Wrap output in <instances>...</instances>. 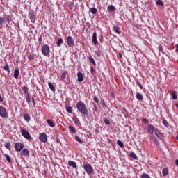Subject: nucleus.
<instances>
[{
	"label": "nucleus",
	"mask_w": 178,
	"mask_h": 178,
	"mask_svg": "<svg viewBox=\"0 0 178 178\" xmlns=\"http://www.w3.org/2000/svg\"><path fill=\"white\" fill-rule=\"evenodd\" d=\"M76 108L79 113L84 116H88V109L83 102H78L76 103Z\"/></svg>",
	"instance_id": "1"
},
{
	"label": "nucleus",
	"mask_w": 178,
	"mask_h": 178,
	"mask_svg": "<svg viewBox=\"0 0 178 178\" xmlns=\"http://www.w3.org/2000/svg\"><path fill=\"white\" fill-rule=\"evenodd\" d=\"M20 133L22 137H24L26 140H31V136L30 133L26 130V129L20 127Z\"/></svg>",
	"instance_id": "2"
},
{
	"label": "nucleus",
	"mask_w": 178,
	"mask_h": 178,
	"mask_svg": "<svg viewBox=\"0 0 178 178\" xmlns=\"http://www.w3.org/2000/svg\"><path fill=\"white\" fill-rule=\"evenodd\" d=\"M9 113L6 108L2 106H0V116L4 119H8Z\"/></svg>",
	"instance_id": "3"
},
{
	"label": "nucleus",
	"mask_w": 178,
	"mask_h": 178,
	"mask_svg": "<svg viewBox=\"0 0 178 178\" xmlns=\"http://www.w3.org/2000/svg\"><path fill=\"white\" fill-rule=\"evenodd\" d=\"M83 169H85L88 175H92V173H93L94 172V168H92V166H91V164L88 163L83 164Z\"/></svg>",
	"instance_id": "4"
},
{
	"label": "nucleus",
	"mask_w": 178,
	"mask_h": 178,
	"mask_svg": "<svg viewBox=\"0 0 178 178\" xmlns=\"http://www.w3.org/2000/svg\"><path fill=\"white\" fill-rule=\"evenodd\" d=\"M41 51L42 55H44V56H48V54L50 52L49 46H48L47 44L43 45L41 48Z\"/></svg>",
	"instance_id": "5"
},
{
	"label": "nucleus",
	"mask_w": 178,
	"mask_h": 178,
	"mask_svg": "<svg viewBox=\"0 0 178 178\" xmlns=\"http://www.w3.org/2000/svg\"><path fill=\"white\" fill-rule=\"evenodd\" d=\"M66 42L70 48H73L74 47V40L72 36H67L66 38Z\"/></svg>",
	"instance_id": "6"
},
{
	"label": "nucleus",
	"mask_w": 178,
	"mask_h": 178,
	"mask_svg": "<svg viewBox=\"0 0 178 178\" xmlns=\"http://www.w3.org/2000/svg\"><path fill=\"white\" fill-rule=\"evenodd\" d=\"M24 148V145L23 143L20 142H17L15 143V149L17 151V152H20Z\"/></svg>",
	"instance_id": "7"
},
{
	"label": "nucleus",
	"mask_w": 178,
	"mask_h": 178,
	"mask_svg": "<svg viewBox=\"0 0 178 178\" xmlns=\"http://www.w3.org/2000/svg\"><path fill=\"white\" fill-rule=\"evenodd\" d=\"M29 19L31 22V23H35V14L33 10H30L29 13Z\"/></svg>",
	"instance_id": "8"
},
{
	"label": "nucleus",
	"mask_w": 178,
	"mask_h": 178,
	"mask_svg": "<svg viewBox=\"0 0 178 178\" xmlns=\"http://www.w3.org/2000/svg\"><path fill=\"white\" fill-rule=\"evenodd\" d=\"M39 140L42 143H47V141H48V136H47V134L45 133L40 134V135L39 136Z\"/></svg>",
	"instance_id": "9"
},
{
	"label": "nucleus",
	"mask_w": 178,
	"mask_h": 178,
	"mask_svg": "<svg viewBox=\"0 0 178 178\" xmlns=\"http://www.w3.org/2000/svg\"><path fill=\"white\" fill-rule=\"evenodd\" d=\"M154 134L155 136H156L158 137V138H159L160 140H163V136L162 135V134L161 133V131H159V129H158L157 128L154 129Z\"/></svg>",
	"instance_id": "10"
},
{
	"label": "nucleus",
	"mask_w": 178,
	"mask_h": 178,
	"mask_svg": "<svg viewBox=\"0 0 178 178\" xmlns=\"http://www.w3.org/2000/svg\"><path fill=\"white\" fill-rule=\"evenodd\" d=\"M19 74H20V68L17 67L14 70V75H13L14 79H19Z\"/></svg>",
	"instance_id": "11"
},
{
	"label": "nucleus",
	"mask_w": 178,
	"mask_h": 178,
	"mask_svg": "<svg viewBox=\"0 0 178 178\" xmlns=\"http://www.w3.org/2000/svg\"><path fill=\"white\" fill-rule=\"evenodd\" d=\"M21 155L22 156H30V151H29L28 149L26 148H24L22 149V152H21Z\"/></svg>",
	"instance_id": "12"
},
{
	"label": "nucleus",
	"mask_w": 178,
	"mask_h": 178,
	"mask_svg": "<svg viewBox=\"0 0 178 178\" xmlns=\"http://www.w3.org/2000/svg\"><path fill=\"white\" fill-rule=\"evenodd\" d=\"M92 41L94 45H98V40H97V32H94L92 36Z\"/></svg>",
	"instance_id": "13"
},
{
	"label": "nucleus",
	"mask_w": 178,
	"mask_h": 178,
	"mask_svg": "<svg viewBox=\"0 0 178 178\" xmlns=\"http://www.w3.org/2000/svg\"><path fill=\"white\" fill-rule=\"evenodd\" d=\"M77 77H78V81L79 83H81V81L84 80V76H83V73L80 72L77 73Z\"/></svg>",
	"instance_id": "14"
},
{
	"label": "nucleus",
	"mask_w": 178,
	"mask_h": 178,
	"mask_svg": "<svg viewBox=\"0 0 178 178\" xmlns=\"http://www.w3.org/2000/svg\"><path fill=\"white\" fill-rule=\"evenodd\" d=\"M154 126L149 124L147 127L148 133H149V134H154Z\"/></svg>",
	"instance_id": "15"
},
{
	"label": "nucleus",
	"mask_w": 178,
	"mask_h": 178,
	"mask_svg": "<svg viewBox=\"0 0 178 178\" xmlns=\"http://www.w3.org/2000/svg\"><path fill=\"white\" fill-rule=\"evenodd\" d=\"M72 120L74 122V123H75V124H76V126H79L81 124L80 123V120H79V118H77V116H74L72 118Z\"/></svg>",
	"instance_id": "16"
},
{
	"label": "nucleus",
	"mask_w": 178,
	"mask_h": 178,
	"mask_svg": "<svg viewBox=\"0 0 178 178\" xmlns=\"http://www.w3.org/2000/svg\"><path fill=\"white\" fill-rule=\"evenodd\" d=\"M23 118L26 122H30L31 118L30 117V115L29 113H24L23 115Z\"/></svg>",
	"instance_id": "17"
},
{
	"label": "nucleus",
	"mask_w": 178,
	"mask_h": 178,
	"mask_svg": "<svg viewBox=\"0 0 178 178\" xmlns=\"http://www.w3.org/2000/svg\"><path fill=\"white\" fill-rule=\"evenodd\" d=\"M5 148H6V149H8L9 151H10V149H12V145L10 144V142H6L4 145Z\"/></svg>",
	"instance_id": "18"
},
{
	"label": "nucleus",
	"mask_w": 178,
	"mask_h": 178,
	"mask_svg": "<svg viewBox=\"0 0 178 178\" xmlns=\"http://www.w3.org/2000/svg\"><path fill=\"white\" fill-rule=\"evenodd\" d=\"M69 166H72V168H74V169H76L77 168V163L74 161H68Z\"/></svg>",
	"instance_id": "19"
},
{
	"label": "nucleus",
	"mask_w": 178,
	"mask_h": 178,
	"mask_svg": "<svg viewBox=\"0 0 178 178\" xmlns=\"http://www.w3.org/2000/svg\"><path fill=\"white\" fill-rule=\"evenodd\" d=\"M48 86H49V88H50L51 91H52L53 92H55L56 91L55 86H54V84H52V83L49 82Z\"/></svg>",
	"instance_id": "20"
},
{
	"label": "nucleus",
	"mask_w": 178,
	"mask_h": 178,
	"mask_svg": "<svg viewBox=\"0 0 178 178\" xmlns=\"http://www.w3.org/2000/svg\"><path fill=\"white\" fill-rule=\"evenodd\" d=\"M3 69L5 72H8V73H10V68L9 67V64L8 63H6Z\"/></svg>",
	"instance_id": "21"
},
{
	"label": "nucleus",
	"mask_w": 178,
	"mask_h": 178,
	"mask_svg": "<svg viewBox=\"0 0 178 178\" xmlns=\"http://www.w3.org/2000/svg\"><path fill=\"white\" fill-rule=\"evenodd\" d=\"M25 99L29 105H30L31 102V98L30 97V95H25Z\"/></svg>",
	"instance_id": "22"
},
{
	"label": "nucleus",
	"mask_w": 178,
	"mask_h": 178,
	"mask_svg": "<svg viewBox=\"0 0 178 178\" xmlns=\"http://www.w3.org/2000/svg\"><path fill=\"white\" fill-rule=\"evenodd\" d=\"M68 129H69L70 133H72V134H75V133H76V128H74L72 125H69Z\"/></svg>",
	"instance_id": "23"
},
{
	"label": "nucleus",
	"mask_w": 178,
	"mask_h": 178,
	"mask_svg": "<svg viewBox=\"0 0 178 178\" xmlns=\"http://www.w3.org/2000/svg\"><path fill=\"white\" fill-rule=\"evenodd\" d=\"M6 22H7V23L8 24H10L12 23V22H13V19H12V17H10V15H6Z\"/></svg>",
	"instance_id": "24"
},
{
	"label": "nucleus",
	"mask_w": 178,
	"mask_h": 178,
	"mask_svg": "<svg viewBox=\"0 0 178 178\" xmlns=\"http://www.w3.org/2000/svg\"><path fill=\"white\" fill-rule=\"evenodd\" d=\"M113 31H115V33H116L117 34H120V28H118V26H114L113 27Z\"/></svg>",
	"instance_id": "25"
},
{
	"label": "nucleus",
	"mask_w": 178,
	"mask_h": 178,
	"mask_svg": "<svg viewBox=\"0 0 178 178\" xmlns=\"http://www.w3.org/2000/svg\"><path fill=\"white\" fill-rule=\"evenodd\" d=\"M47 123L50 126V127H55V124L54 123V121L48 119L47 120Z\"/></svg>",
	"instance_id": "26"
},
{
	"label": "nucleus",
	"mask_w": 178,
	"mask_h": 178,
	"mask_svg": "<svg viewBox=\"0 0 178 178\" xmlns=\"http://www.w3.org/2000/svg\"><path fill=\"white\" fill-rule=\"evenodd\" d=\"M136 99H138V101H143V99H144V97H143V95H141V93H137Z\"/></svg>",
	"instance_id": "27"
},
{
	"label": "nucleus",
	"mask_w": 178,
	"mask_h": 178,
	"mask_svg": "<svg viewBox=\"0 0 178 178\" xmlns=\"http://www.w3.org/2000/svg\"><path fill=\"white\" fill-rule=\"evenodd\" d=\"M169 173V169L168 168H163L162 171L163 176L166 177L168 176Z\"/></svg>",
	"instance_id": "28"
},
{
	"label": "nucleus",
	"mask_w": 178,
	"mask_h": 178,
	"mask_svg": "<svg viewBox=\"0 0 178 178\" xmlns=\"http://www.w3.org/2000/svg\"><path fill=\"white\" fill-rule=\"evenodd\" d=\"M22 91L24 92L25 95H29V88H27V86H23Z\"/></svg>",
	"instance_id": "29"
},
{
	"label": "nucleus",
	"mask_w": 178,
	"mask_h": 178,
	"mask_svg": "<svg viewBox=\"0 0 178 178\" xmlns=\"http://www.w3.org/2000/svg\"><path fill=\"white\" fill-rule=\"evenodd\" d=\"M66 111L68 113H73V108H72V106H66L65 107Z\"/></svg>",
	"instance_id": "30"
},
{
	"label": "nucleus",
	"mask_w": 178,
	"mask_h": 178,
	"mask_svg": "<svg viewBox=\"0 0 178 178\" xmlns=\"http://www.w3.org/2000/svg\"><path fill=\"white\" fill-rule=\"evenodd\" d=\"M172 98L174 100L177 99V92L176 91H172Z\"/></svg>",
	"instance_id": "31"
},
{
	"label": "nucleus",
	"mask_w": 178,
	"mask_h": 178,
	"mask_svg": "<svg viewBox=\"0 0 178 178\" xmlns=\"http://www.w3.org/2000/svg\"><path fill=\"white\" fill-rule=\"evenodd\" d=\"M90 12H91L92 15H97V10L95 8H90Z\"/></svg>",
	"instance_id": "32"
},
{
	"label": "nucleus",
	"mask_w": 178,
	"mask_h": 178,
	"mask_svg": "<svg viewBox=\"0 0 178 178\" xmlns=\"http://www.w3.org/2000/svg\"><path fill=\"white\" fill-rule=\"evenodd\" d=\"M63 44V39L59 38L57 41V47H60Z\"/></svg>",
	"instance_id": "33"
},
{
	"label": "nucleus",
	"mask_w": 178,
	"mask_h": 178,
	"mask_svg": "<svg viewBox=\"0 0 178 178\" xmlns=\"http://www.w3.org/2000/svg\"><path fill=\"white\" fill-rule=\"evenodd\" d=\"M89 62L90 63H92V65H94L95 66H97V63H95V60H94V58H92V57H90L89 58Z\"/></svg>",
	"instance_id": "34"
},
{
	"label": "nucleus",
	"mask_w": 178,
	"mask_h": 178,
	"mask_svg": "<svg viewBox=\"0 0 178 178\" xmlns=\"http://www.w3.org/2000/svg\"><path fill=\"white\" fill-rule=\"evenodd\" d=\"M117 144H118V145H119V147H120V148L124 147V145L123 144V142H122V140H120L117 141Z\"/></svg>",
	"instance_id": "35"
},
{
	"label": "nucleus",
	"mask_w": 178,
	"mask_h": 178,
	"mask_svg": "<svg viewBox=\"0 0 178 178\" xmlns=\"http://www.w3.org/2000/svg\"><path fill=\"white\" fill-rule=\"evenodd\" d=\"M66 74H67V71H65V72L62 74L61 77H60V79H61L62 81H63V80H65V79H66Z\"/></svg>",
	"instance_id": "36"
},
{
	"label": "nucleus",
	"mask_w": 178,
	"mask_h": 178,
	"mask_svg": "<svg viewBox=\"0 0 178 178\" xmlns=\"http://www.w3.org/2000/svg\"><path fill=\"white\" fill-rule=\"evenodd\" d=\"M129 156L131 158H133V159H138V158L137 157V155H136V153L132 152L129 154Z\"/></svg>",
	"instance_id": "37"
},
{
	"label": "nucleus",
	"mask_w": 178,
	"mask_h": 178,
	"mask_svg": "<svg viewBox=\"0 0 178 178\" xmlns=\"http://www.w3.org/2000/svg\"><path fill=\"white\" fill-rule=\"evenodd\" d=\"M5 18L0 17V26H3V24H5Z\"/></svg>",
	"instance_id": "38"
},
{
	"label": "nucleus",
	"mask_w": 178,
	"mask_h": 178,
	"mask_svg": "<svg viewBox=\"0 0 178 178\" xmlns=\"http://www.w3.org/2000/svg\"><path fill=\"white\" fill-rule=\"evenodd\" d=\"M104 122L105 123V124H106L107 126L111 124V121H109V119L105 118H104Z\"/></svg>",
	"instance_id": "39"
},
{
	"label": "nucleus",
	"mask_w": 178,
	"mask_h": 178,
	"mask_svg": "<svg viewBox=\"0 0 178 178\" xmlns=\"http://www.w3.org/2000/svg\"><path fill=\"white\" fill-rule=\"evenodd\" d=\"M108 10H109V12H113L115 10V6L112 5L108 6Z\"/></svg>",
	"instance_id": "40"
},
{
	"label": "nucleus",
	"mask_w": 178,
	"mask_h": 178,
	"mask_svg": "<svg viewBox=\"0 0 178 178\" xmlns=\"http://www.w3.org/2000/svg\"><path fill=\"white\" fill-rule=\"evenodd\" d=\"M75 140L80 144H83V140L78 136H75Z\"/></svg>",
	"instance_id": "41"
},
{
	"label": "nucleus",
	"mask_w": 178,
	"mask_h": 178,
	"mask_svg": "<svg viewBox=\"0 0 178 178\" xmlns=\"http://www.w3.org/2000/svg\"><path fill=\"white\" fill-rule=\"evenodd\" d=\"M4 156H5L6 159L8 161V162H9L10 163V162H12V159H10L9 155L4 154Z\"/></svg>",
	"instance_id": "42"
},
{
	"label": "nucleus",
	"mask_w": 178,
	"mask_h": 178,
	"mask_svg": "<svg viewBox=\"0 0 178 178\" xmlns=\"http://www.w3.org/2000/svg\"><path fill=\"white\" fill-rule=\"evenodd\" d=\"M28 59L29 60H34L35 58H34V55L33 54H29L28 56Z\"/></svg>",
	"instance_id": "43"
},
{
	"label": "nucleus",
	"mask_w": 178,
	"mask_h": 178,
	"mask_svg": "<svg viewBox=\"0 0 178 178\" xmlns=\"http://www.w3.org/2000/svg\"><path fill=\"white\" fill-rule=\"evenodd\" d=\"M163 124H164V126H165V127H169V122H168V121L166 120H163Z\"/></svg>",
	"instance_id": "44"
},
{
	"label": "nucleus",
	"mask_w": 178,
	"mask_h": 178,
	"mask_svg": "<svg viewBox=\"0 0 178 178\" xmlns=\"http://www.w3.org/2000/svg\"><path fill=\"white\" fill-rule=\"evenodd\" d=\"M156 5H160V6H163V1H162V0H157Z\"/></svg>",
	"instance_id": "45"
},
{
	"label": "nucleus",
	"mask_w": 178,
	"mask_h": 178,
	"mask_svg": "<svg viewBox=\"0 0 178 178\" xmlns=\"http://www.w3.org/2000/svg\"><path fill=\"white\" fill-rule=\"evenodd\" d=\"M93 101H95V102H96V104H99V99H98V97L97 96L93 97Z\"/></svg>",
	"instance_id": "46"
},
{
	"label": "nucleus",
	"mask_w": 178,
	"mask_h": 178,
	"mask_svg": "<svg viewBox=\"0 0 178 178\" xmlns=\"http://www.w3.org/2000/svg\"><path fill=\"white\" fill-rule=\"evenodd\" d=\"M141 178H151L148 174H143Z\"/></svg>",
	"instance_id": "47"
},
{
	"label": "nucleus",
	"mask_w": 178,
	"mask_h": 178,
	"mask_svg": "<svg viewBox=\"0 0 178 178\" xmlns=\"http://www.w3.org/2000/svg\"><path fill=\"white\" fill-rule=\"evenodd\" d=\"M101 104H102L103 108H106V104H105V100L102 99L101 101Z\"/></svg>",
	"instance_id": "48"
},
{
	"label": "nucleus",
	"mask_w": 178,
	"mask_h": 178,
	"mask_svg": "<svg viewBox=\"0 0 178 178\" xmlns=\"http://www.w3.org/2000/svg\"><path fill=\"white\" fill-rule=\"evenodd\" d=\"M90 73L91 74H94V73H95V70H94V67L92 66L90 67Z\"/></svg>",
	"instance_id": "49"
},
{
	"label": "nucleus",
	"mask_w": 178,
	"mask_h": 178,
	"mask_svg": "<svg viewBox=\"0 0 178 178\" xmlns=\"http://www.w3.org/2000/svg\"><path fill=\"white\" fill-rule=\"evenodd\" d=\"M143 123H145V124H148L149 120L147 118H143Z\"/></svg>",
	"instance_id": "50"
},
{
	"label": "nucleus",
	"mask_w": 178,
	"mask_h": 178,
	"mask_svg": "<svg viewBox=\"0 0 178 178\" xmlns=\"http://www.w3.org/2000/svg\"><path fill=\"white\" fill-rule=\"evenodd\" d=\"M136 84H137V86H138V87L140 88V90H143V85H141V83H140V82L137 81Z\"/></svg>",
	"instance_id": "51"
},
{
	"label": "nucleus",
	"mask_w": 178,
	"mask_h": 178,
	"mask_svg": "<svg viewBox=\"0 0 178 178\" xmlns=\"http://www.w3.org/2000/svg\"><path fill=\"white\" fill-rule=\"evenodd\" d=\"M38 42H39V44H42V35H40L38 38Z\"/></svg>",
	"instance_id": "52"
},
{
	"label": "nucleus",
	"mask_w": 178,
	"mask_h": 178,
	"mask_svg": "<svg viewBox=\"0 0 178 178\" xmlns=\"http://www.w3.org/2000/svg\"><path fill=\"white\" fill-rule=\"evenodd\" d=\"M95 54H97V56H101V51L97 50L95 51Z\"/></svg>",
	"instance_id": "53"
},
{
	"label": "nucleus",
	"mask_w": 178,
	"mask_h": 178,
	"mask_svg": "<svg viewBox=\"0 0 178 178\" xmlns=\"http://www.w3.org/2000/svg\"><path fill=\"white\" fill-rule=\"evenodd\" d=\"M154 141L156 144V145H159V141L158 140V139H154Z\"/></svg>",
	"instance_id": "54"
},
{
	"label": "nucleus",
	"mask_w": 178,
	"mask_h": 178,
	"mask_svg": "<svg viewBox=\"0 0 178 178\" xmlns=\"http://www.w3.org/2000/svg\"><path fill=\"white\" fill-rule=\"evenodd\" d=\"M159 49L161 52L163 51V47L162 46H159Z\"/></svg>",
	"instance_id": "55"
},
{
	"label": "nucleus",
	"mask_w": 178,
	"mask_h": 178,
	"mask_svg": "<svg viewBox=\"0 0 178 178\" xmlns=\"http://www.w3.org/2000/svg\"><path fill=\"white\" fill-rule=\"evenodd\" d=\"M32 102H33L34 106H35V101L34 100V97H32Z\"/></svg>",
	"instance_id": "56"
},
{
	"label": "nucleus",
	"mask_w": 178,
	"mask_h": 178,
	"mask_svg": "<svg viewBox=\"0 0 178 178\" xmlns=\"http://www.w3.org/2000/svg\"><path fill=\"white\" fill-rule=\"evenodd\" d=\"M118 57L120 58V59H122V58H123V56H122V54L120 53L118 54Z\"/></svg>",
	"instance_id": "57"
},
{
	"label": "nucleus",
	"mask_w": 178,
	"mask_h": 178,
	"mask_svg": "<svg viewBox=\"0 0 178 178\" xmlns=\"http://www.w3.org/2000/svg\"><path fill=\"white\" fill-rule=\"evenodd\" d=\"M0 102H3V99H2V96L0 95Z\"/></svg>",
	"instance_id": "58"
},
{
	"label": "nucleus",
	"mask_w": 178,
	"mask_h": 178,
	"mask_svg": "<svg viewBox=\"0 0 178 178\" xmlns=\"http://www.w3.org/2000/svg\"><path fill=\"white\" fill-rule=\"evenodd\" d=\"M175 164L178 166V159L175 160Z\"/></svg>",
	"instance_id": "59"
},
{
	"label": "nucleus",
	"mask_w": 178,
	"mask_h": 178,
	"mask_svg": "<svg viewBox=\"0 0 178 178\" xmlns=\"http://www.w3.org/2000/svg\"><path fill=\"white\" fill-rule=\"evenodd\" d=\"M102 36H101V38H100V42H102Z\"/></svg>",
	"instance_id": "60"
},
{
	"label": "nucleus",
	"mask_w": 178,
	"mask_h": 178,
	"mask_svg": "<svg viewBox=\"0 0 178 178\" xmlns=\"http://www.w3.org/2000/svg\"><path fill=\"white\" fill-rule=\"evenodd\" d=\"M95 108V111L97 112V106L96 105H94Z\"/></svg>",
	"instance_id": "61"
},
{
	"label": "nucleus",
	"mask_w": 178,
	"mask_h": 178,
	"mask_svg": "<svg viewBox=\"0 0 178 178\" xmlns=\"http://www.w3.org/2000/svg\"><path fill=\"white\" fill-rule=\"evenodd\" d=\"M0 122H1V119H0Z\"/></svg>",
	"instance_id": "62"
}]
</instances>
